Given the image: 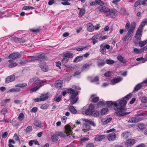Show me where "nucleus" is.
Segmentation results:
<instances>
[{"mask_svg": "<svg viewBox=\"0 0 147 147\" xmlns=\"http://www.w3.org/2000/svg\"><path fill=\"white\" fill-rule=\"evenodd\" d=\"M131 96V94H129L123 98V99L120 101L119 100L114 102L108 101L106 102V104L109 105H114L118 110L117 111L115 112V114L119 116H124L129 113L125 112L126 109L125 106L127 103L126 100H128L130 98Z\"/></svg>", "mask_w": 147, "mask_h": 147, "instance_id": "f257e3e1", "label": "nucleus"}, {"mask_svg": "<svg viewBox=\"0 0 147 147\" xmlns=\"http://www.w3.org/2000/svg\"><path fill=\"white\" fill-rule=\"evenodd\" d=\"M67 92L69 94H71L69 100L71 101V104H74L78 100V97L76 96L78 95V93L75 91V90L72 88H69L67 90Z\"/></svg>", "mask_w": 147, "mask_h": 147, "instance_id": "f03ea898", "label": "nucleus"}, {"mask_svg": "<svg viewBox=\"0 0 147 147\" xmlns=\"http://www.w3.org/2000/svg\"><path fill=\"white\" fill-rule=\"evenodd\" d=\"M65 130L64 132L57 131L55 132V134L58 136L63 138H64L66 137L71 134L72 131L70 125L65 126Z\"/></svg>", "mask_w": 147, "mask_h": 147, "instance_id": "7ed1b4c3", "label": "nucleus"}, {"mask_svg": "<svg viewBox=\"0 0 147 147\" xmlns=\"http://www.w3.org/2000/svg\"><path fill=\"white\" fill-rule=\"evenodd\" d=\"M81 113L82 114L92 115V104H90L87 109V106L84 107L81 109Z\"/></svg>", "mask_w": 147, "mask_h": 147, "instance_id": "20e7f679", "label": "nucleus"}, {"mask_svg": "<svg viewBox=\"0 0 147 147\" xmlns=\"http://www.w3.org/2000/svg\"><path fill=\"white\" fill-rule=\"evenodd\" d=\"M82 120L86 122L84 123L82 127L83 131L86 132L90 129V124H92V121L86 119H82Z\"/></svg>", "mask_w": 147, "mask_h": 147, "instance_id": "39448f33", "label": "nucleus"}, {"mask_svg": "<svg viewBox=\"0 0 147 147\" xmlns=\"http://www.w3.org/2000/svg\"><path fill=\"white\" fill-rule=\"evenodd\" d=\"M45 57L43 56V59L40 60V66L42 71L47 72L48 70V68L46 63L44 61Z\"/></svg>", "mask_w": 147, "mask_h": 147, "instance_id": "423d86ee", "label": "nucleus"}, {"mask_svg": "<svg viewBox=\"0 0 147 147\" xmlns=\"http://www.w3.org/2000/svg\"><path fill=\"white\" fill-rule=\"evenodd\" d=\"M117 11L114 9H109L108 12L106 14V16H107L114 18L117 15Z\"/></svg>", "mask_w": 147, "mask_h": 147, "instance_id": "0eeeda50", "label": "nucleus"}, {"mask_svg": "<svg viewBox=\"0 0 147 147\" xmlns=\"http://www.w3.org/2000/svg\"><path fill=\"white\" fill-rule=\"evenodd\" d=\"M44 80H40L37 77H34L30 79L29 83L34 85H37L43 82Z\"/></svg>", "mask_w": 147, "mask_h": 147, "instance_id": "6e6552de", "label": "nucleus"}, {"mask_svg": "<svg viewBox=\"0 0 147 147\" xmlns=\"http://www.w3.org/2000/svg\"><path fill=\"white\" fill-rule=\"evenodd\" d=\"M110 48V46L109 45L103 43L100 45V51L103 54H105L106 52V49H109Z\"/></svg>", "mask_w": 147, "mask_h": 147, "instance_id": "1a4fd4ad", "label": "nucleus"}, {"mask_svg": "<svg viewBox=\"0 0 147 147\" xmlns=\"http://www.w3.org/2000/svg\"><path fill=\"white\" fill-rule=\"evenodd\" d=\"M136 27V23L134 22L131 23V26L127 32V35L129 36H133V34L134 32V31Z\"/></svg>", "mask_w": 147, "mask_h": 147, "instance_id": "9d476101", "label": "nucleus"}, {"mask_svg": "<svg viewBox=\"0 0 147 147\" xmlns=\"http://www.w3.org/2000/svg\"><path fill=\"white\" fill-rule=\"evenodd\" d=\"M43 55L41 54L37 57H31L28 59L26 61L28 62H33L36 60H38L40 61L41 59H43Z\"/></svg>", "mask_w": 147, "mask_h": 147, "instance_id": "9b49d317", "label": "nucleus"}, {"mask_svg": "<svg viewBox=\"0 0 147 147\" xmlns=\"http://www.w3.org/2000/svg\"><path fill=\"white\" fill-rule=\"evenodd\" d=\"M142 30L139 28L137 30L134 37L137 40H141L143 33Z\"/></svg>", "mask_w": 147, "mask_h": 147, "instance_id": "f8f14e48", "label": "nucleus"}, {"mask_svg": "<svg viewBox=\"0 0 147 147\" xmlns=\"http://www.w3.org/2000/svg\"><path fill=\"white\" fill-rule=\"evenodd\" d=\"M147 50V45L144 47L140 49H139L136 48H135L133 49V51L134 52L137 54H140Z\"/></svg>", "mask_w": 147, "mask_h": 147, "instance_id": "ddd939ff", "label": "nucleus"}, {"mask_svg": "<svg viewBox=\"0 0 147 147\" xmlns=\"http://www.w3.org/2000/svg\"><path fill=\"white\" fill-rule=\"evenodd\" d=\"M15 79V76L14 75H11L6 78L5 80V83L8 84L11 82L14 81Z\"/></svg>", "mask_w": 147, "mask_h": 147, "instance_id": "4468645a", "label": "nucleus"}, {"mask_svg": "<svg viewBox=\"0 0 147 147\" xmlns=\"http://www.w3.org/2000/svg\"><path fill=\"white\" fill-rule=\"evenodd\" d=\"M20 55V54L18 53H13L9 55L8 58L10 59H13L15 60L19 58Z\"/></svg>", "mask_w": 147, "mask_h": 147, "instance_id": "2eb2a0df", "label": "nucleus"}, {"mask_svg": "<svg viewBox=\"0 0 147 147\" xmlns=\"http://www.w3.org/2000/svg\"><path fill=\"white\" fill-rule=\"evenodd\" d=\"M97 10L100 12L107 13L109 10V9L105 6H100L97 7Z\"/></svg>", "mask_w": 147, "mask_h": 147, "instance_id": "dca6fc26", "label": "nucleus"}, {"mask_svg": "<svg viewBox=\"0 0 147 147\" xmlns=\"http://www.w3.org/2000/svg\"><path fill=\"white\" fill-rule=\"evenodd\" d=\"M135 143V140L134 139L127 140L125 142V145L127 147L132 146Z\"/></svg>", "mask_w": 147, "mask_h": 147, "instance_id": "f3484780", "label": "nucleus"}, {"mask_svg": "<svg viewBox=\"0 0 147 147\" xmlns=\"http://www.w3.org/2000/svg\"><path fill=\"white\" fill-rule=\"evenodd\" d=\"M116 138L115 134L114 133H112L109 134L107 138L109 141H113L115 140Z\"/></svg>", "mask_w": 147, "mask_h": 147, "instance_id": "a211bd4d", "label": "nucleus"}, {"mask_svg": "<svg viewBox=\"0 0 147 147\" xmlns=\"http://www.w3.org/2000/svg\"><path fill=\"white\" fill-rule=\"evenodd\" d=\"M122 78L121 77L115 78L111 80L110 84L112 85H114L121 81Z\"/></svg>", "mask_w": 147, "mask_h": 147, "instance_id": "6ab92c4d", "label": "nucleus"}, {"mask_svg": "<svg viewBox=\"0 0 147 147\" xmlns=\"http://www.w3.org/2000/svg\"><path fill=\"white\" fill-rule=\"evenodd\" d=\"M63 81L61 80H59L56 81L55 84V86L57 88H60L63 86Z\"/></svg>", "mask_w": 147, "mask_h": 147, "instance_id": "aec40b11", "label": "nucleus"}, {"mask_svg": "<svg viewBox=\"0 0 147 147\" xmlns=\"http://www.w3.org/2000/svg\"><path fill=\"white\" fill-rule=\"evenodd\" d=\"M112 119L111 117H109L107 119L105 118L102 119L101 120L102 124L103 125H105L109 123Z\"/></svg>", "mask_w": 147, "mask_h": 147, "instance_id": "412c9836", "label": "nucleus"}, {"mask_svg": "<svg viewBox=\"0 0 147 147\" xmlns=\"http://www.w3.org/2000/svg\"><path fill=\"white\" fill-rule=\"evenodd\" d=\"M8 61L10 63L8 65V67L9 68H11L16 67L18 65V64L16 62L13 63V59L9 60Z\"/></svg>", "mask_w": 147, "mask_h": 147, "instance_id": "4be33fe9", "label": "nucleus"}, {"mask_svg": "<svg viewBox=\"0 0 147 147\" xmlns=\"http://www.w3.org/2000/svg\"><path fill=\"white\" fill-rule=\"evenodd\" d=\"M43 84H40L38 85L35 87L32 88L30 90V92L32 93L34 92H36L41 87L44 86Z\"/></svg>", "mask_w": 147, "mask_h": 147, "instance_id": "5701e85b", "label": "nucleus"}, {"mask_svg": "<svg viewBox=\"0 0 147 147\" xmlns=\"http://www.w3.org/2000/svg\"><path fill=\"white\" fill-rule=\"evenodd\" d=\"M105 137V135H97L95 138V140L97 141H101L103 140Z\"/></svg>", "mask_w": 147, "mask_h": 147, "instance_id": "b1692460", "label": "nucleus"}, {"mask_svg": "<svg viewBox=\"0 0 147 147\" xmlns=\"http://www.w3.org/2000/svg\"><path fill=\"white\" fill-rule=\"evenodd\" d=\"M83 56H78L76 57L73 61L74 63L78 62L83 59Z\"/></svg>", "mask_w": 147, "mask_h": 147, "instance_id": "393cba45", "label": "nucleus"}, {"mask_svg": "<svg viewBox=\"0 0 147 147\" xmlns=\"http://www.w3.org/2000/svg\"><path fill=\"white\" fill-rule=\"evenodd\" d=\"M63 56L67 59L71 58L74 56L73 54L69 52H67L64 54Z\"/></svg>", "mask_w": 147, "mask_h": 147, "instance_id": "a878e982", "label": "nucleus"}, {"mask_svg": "<svg viewBox=\"0 0 147 147\" xmlns=\"http://www.w3.org/2000/svg\"><path fill=\"white\" fill-rule=\"evenodd\" d=\"M40 97L41 98L42 101L45 100L49 98L48 93L45 94H42L41 96H40Z\"/></svg>", "mask_w": 147, "mask_h": 147, "instance_id": "bb28decb", "label": "nucleus"}, {"mask_svg": "<svg viewBox=\"0 0 147 147\" xmlns=\"http://www.w3.org/2000/svg\"><path fill=\"white\" fill-rule=\"evenodd\" d=\"M109 112V109L107 108H103L100 111V113L102 115H103L107 114Z\"/></svg>", "mask_w": 147, "mask_h": 147, "instance_id": "cd10ccee", "label": "nucleus"}, {"mask_svg": "<svg viewBox=\"0 0 147 147\" xmlns=\"http://www.w3.org/2000/svg\"><path fill=\"white\" fill-rule=\"evenodd\" d=\"M100 35L97 34L96 35L92 37V44H95L96 43L98 42V40L96 39H98L99 38Z\"/></svg>", "mask_w": 147, "mask_h": 147, "instance_id": "c85d7f7f", "label": "nucleus"}, {"mask_svg": "<svg viewBox=\"0 0 147 147\" xmlns=\"http://www.w3.org/2000/svg\"><path fill=\"white\" fill-rule=\"evenodd\" d=\"M69 109L70 111L73 114H76L77 113V111L73 106H70Z\"/></svg>", "mask_w": 147, "mask_h": 147, "instance_id": "c756f323", "label": "nucleus"}, {"mask_svg": "<svg viewBox=\"0 0 147 147\" xmlns=\"http://www.w3.org/2000/svg\"><path fill=\"white\" fill-rule=\"evenodd\" d=\"M27 86V84L26 83H22L18 84L15 85L16 87L24 88L26 87Z\"/></svg>", "mask_w": 147, "mask_h": 147, "instance_id": "7c9ffc66", "label": "nucleus"}, {"mask_svg": "<svg viewBox=\"0 0 147 147\" xmlns=\"http://www.w3.org/2000/svg\"><path fill=\"white\" fill-rule=\"evenodd\" d=\"M147 21L146 20H144L143 21L139 26L138 28L143 30V27L147 24Z\"/></svg>", "mask_w": 147, "mask_h": 147, "instance_id": "2f4dec72", "label": "nucleus"}, {"mask_svg": "<svg viewBox=\"0 0 147 147\" xmlns=\"http://www.w3.org/2000/svg\"><path fill=\"white\" fill-rule=\"evenodd\" d=\"M139 98L142 102L144 103H147V97L146 96H143L139 97Z\"/></svg>", "mask_w": 147, "mask_h": 147, "instance_id": "473e14b6", "label": "nucleus"}, {"mask_svg": "<svg viewBox=\"0 0 147 147\" xmlns=\"http://www.w3.org/2000/svg\"><path fill=\"white\" fill-rule=\"evenodd\" d=\"M32 127L31 125L28 126L25 130V132L27 134H29L32 130Z\"/></svg>", "mask_w": 147, "mask_h": 147, "instance_id": "72a5a7b5", "label": "nucleus"}, {"mask_svg": "<svg viewBox=\"0 0 147 147\" xmlns=\"http://www.w3.org/2000/svg\"><path fill=\"white\" fill-rule=\"evenodd\" d=\"M78 9H79L80 10V11L79 13V17H80L85 13V10L84 9H82L80 8H78Z\"/></svg>", "mask_w": 147, "mask_h": 147, "instance_id": "f704fd0d", "label": "nucleus"}, {"mask_svg": "<svg viewBox=\"0 0 147 147\" xmlns=\"http://www.w3.org/2000/svg\"><path fill=\"white\" fill-rule=\"evenodd\" d=\"M57 136L55 134H53L51 135V140L53 142H55L57 141L58 140Z\"/></svg>", "mask_w": 147, "mask_h": 147, "instance_id": "c9c22d12", "label": "nucleus"}, {"mask_svg": "<svg viewBox=\"0 0 147 147\" xmlns=\"http://www.w3.org/2000/svg\"><path fill=\"white\" fill-rule=\"evenodd\" d=\"M131 135L130 133L129 132H126L122 133V136L125 139L128 138V137Z\"/></svg>", "mask_w": 147, "mask_h": 147, "instance_id": "e433bc0d", "label": "nucleus"}, {"mask_svg": "<svg viewBox=\"0 0 147 147\" xmlns=\"http://www.w3.org/2000/svg\"><path fill=\"white\" fill-rule=\"evenodd\" d=\"M117 58L119 61L123 63H126V61L121 55L118 56Z\"/></svg>", "mask_w": 147, "mask_h": 147, "instance_id": "4c0bfd02", "label": "nucleus"}, {"mask_svg": "<svg viewBox=\"0 0 147 147\" xmlns=\"http://www.w3.org/2000/svg\"><path fill=\"white\" fill-rule=\"evenodd\" d=\"M147 43V40H144L140 41L139 43V46L140 47H142L144 46Z\"/></svg>", "mask_w": 147, "mask_h": 147, "instance_id": "58836bf2", "label": "nucleus"}, {"mask_svg": "<svg viewBox=\"0 0 147 147\" xmlns=\"http://www.w3.org/2000/svg\"><path fill=\"white\" fill-rule=\"evenodd\" d=\"M99 100V98L96 94H92V102H97Z\"/></svg>", "mask_w": 147, "mask_h": 147, "instance_id": "ea45409f", "label": "nucleus"}, {"mask_svg": "<svg viewBox=\"0 0 147 147\" xmlns=\"http://www.w3.org/2000/svg\"><path fill=\"white\" fill-rule=\"evenodd\" d=\"M62 96L61 95L59 96H56L53 99V100L55 101L59 102L60 101L61 99Z\"/></svg>", "mask_w": 147, "mask_h": 147, "instance_id": "a19ab883", "label": "nucleus"}, {"mask_svg": "<svg viewBox=\"0 0 147 147\" xmlns=\"http://www.w3.org/2000/svg\"><path fill=\"white\" fill-rule=\"evenodd\" d=\"M20 90V88H13L10 89L9 92H18Z\"/></svg>", "mask_w": 147, "mask_h": 147, "instance_id": "79ce46f5", "label": "nucleus"}, {"mask_svg": "<svg viewBox=\"0 0 147 147\" xmlns=\"http://www.w3.org/2000/svg\"><path fill=\"white\" fill-rule=\"evenodd\" d=\"M25 117V116L23 113H21L19 115L18 118L19 120L22 121L23 120Z\"/></svg>", "mask_w": 147, "mask_h": 147, "instance_id": "37998d69", "label": "nucleus"}, {"mask_svg": "<svg viewBox=\"0 0 147 147\" xmlns=\"http://www.w3.org/2000/svg\"><path fill=\"white\" fill-rule=\"evenodd\" d=\"M34 9V8L31 6H24L22 8V10H29L30 9L32 10Z\"/></svg>", "mask_w": 147, "mask_h": 147, "instance_id": "c03bdc74", "label": "nucleus"}, {"mask_svg": "<svg viewBox=\"0 0 147 147\" xmlns=\"http://www.w3.org/2000/svg\"><path fill=\"white\" fill-rule=\"evenodd\" d=\"M71 0H62L63 2H61V4L63 5H69L70 4V3L68 2V1H69Z\"/></svg>", "mask_w": 147, "mask_h": 147, "instance_id": "a18cd8bd", "label": "nucleus"}, {"mask_svg": "<svg viewBox=\"0 0 147 147\" xmlns=\"http://www.w3.org/2000/svg\"><path fill=\"white\" fill-rule=\"evenodd\" d=\"M90 64L89 63H86L82 67V70H85L86 69H89L90 66Z\"/></svg>", "mask_w": 147, "mask_h": 147, "instance_id": "49530a36", "label": "nucleus"}, {"mask_svg": "<svg viewBox=\"0 0 147 147\" xmlns=\"http://www.w3.org/2000/svg\"><path fill=\"white\" fill-rule=\"evenodd\" d=\"M87 29L89 32H92V24L88 23L87 24Z\"/></svg>", "mask_w": 147, "mask_h": 147, "instance_id": "de8ad7c7", "label": "nucleus"}, {"mask_svg": "<svg viewBox=\"0 0 147 147\" xmlns=\"http://www.w3.org/2000/svg\"><path fill=\"white\" fill-rule=\"evenodd\" d=\"M49 107V105L48 104H42L40 107L41 109H47Z\"/></svg>", "mask_w": 147, "mask_h": 147, "instance_id": "09e8293b", "label": "nucleus"}, {"mask_svg": "<svg viewBox=\"0 0 147 147\" xmlns=\"http://www.w3.org/2000/svg\"><path fill=\"white\" fill-rule=\"evenodd\" d=\"M138 127L140 129L142 130L145 128V125L144 124L140 123L138 124Z\"/></svg>", "mask_w": 147, "mask_h": 147, "instance_id": "8fccbe9b", "label": "nucleus"}, {"mask_svg": "<svg viewBox=\"0 0 147 147\" xmlns=\"http://www.w3.org/2000/svg\"><path fill=\"white\" fill-rule=\"evenodd\" d=\"M142 84L143 83L139 84L136 85L134 88V90L136 91L138 90L142 86Z\"/></svg>", "mask_w": 147, "mask_h": 147, "instance_id": "3c124183", "label": "nucleus"}, {"mask_svg": "<svg viewBox=\"0 0 147 147\" xmlns=\"http://www.w3.org/2000/svg\"><path fill=\"white\" fill-rule=\"evenodd\" d=\"M19 38L17 37H14L11 38V40L12 42H15L16 43L19 42Z\"/></svg>", "mask_w": 147, "mask_h": 147, "instance_id": "603ef678", "label": "nucleus"}, {"mask_svg": "<svg viewBox=\"0 0 147 147\" xmlns=\"http://www.w3.org/2000/svg\"><path fill=\"white\" fill-rule=\"evenodd\" d=\"M69 60V59H67L66 58H65L63 56V59L62 60V63L63 65H65L68 61Z\"/></svg>", "mask_w": 147, "mask_h": 147, "instance_id": "864d4df0", "label": "nucleus"}, {"mask_svg": "<svg viewBox=\"0 0 147 147\" xmlns=\"http://www.w3.org/2000/svg\"><path fill=\"white\" fill-rule=\"evenodd\" d=\"M99 78L98 76H96L92 80V83H94L96 84H99Z\"/></svg>", "mask_w": 147, "mask_h": 147, "instance_id": "5fc2aeb1", "label": "nucleus"}, {"mask_svg": "<svg viewBox=\"0 0 147 147\" xmlns=\"http://www.w3.org/2000/svg\"><path fill=\"white\" fill-rule=\"evenodd\" d=\"M99 112L97 111H92V116L97 117L98 116Z\"/></svg>", "mask_w": 147, "mask_h": 147, "instance_id": "6e6d98bb", "label": "nucleus"}, {"mask_svg": "<svg viewBox=\"0 0 147 147\" xmlns=\"http://www.w3.org/2000/svg\"><path fill=\"white\" fill-rule=\"evenodd\" d=\"M130 25V23L129 21H128L126 24L125 27V30L127 31L129 29Z\"/></svg>", "mask_w": 147, "mask_h": 147, "instance_id": "4d7b16f0", "label": "nucleus"}, {"mask_svg": "<svg viewBox=\"0 0 147 147\" xmlns=\"http://www.w3.org/2000/svg\"><path fill=\"white\" fill-rule=\"evenodd\" d=\"M105 62L104 61L100 60L98 62V65L100 66L104 65L105 64Z\"/></svg>", "mask_w": 147, "mask_h": 147, "instance_id": "13d9d810", "label": "nucleus"}, {"mask_svg": "<svg viewBox=\"0 0 147 147\" xmlns=\"http://www.w3.org/2000/svg\"><path fill=\"white\" fill-rule=\"evenodd\" d=\"M27 41L25 38L24 37H23L21 38H19V43H23Z\"/></svg>", "mask_w": 147, "mask_h": 147, "instance_id": "bf43d9fd", "label": "nucleus"}, {"mask_svg": "<svg viewBox=\"0 0 147 147\" xmlns=\"http://www.w3.org/2000/svg\"><path fill=\"white\" fill-rule=\"evenodd\" d=\"M34 125L35 126L39 127H41L42 126L41 123L38 121H36L34 123Z\"/></svg>", "mask_w": 147, "mask_h": 147, "instance_id": "052dcab7", "label": "nucleus"}, {"mask_svg": "<svg viewBox=\"0 0 147 147\" xmlns=\"http://www.w3.org/2000/svg\"><path fill=\"white\" fill-rule=\"evenodd\" d=\"M105 103L104 101H99L97 103V105L98 107L102 106L104 105Z\"/></svg>", "mask_w": 147, "mask_h": 147, "instance_id": "680f3d73", "label": "nucleus"}, {"mask_svg": "<svg viewBox=\"0 0 147 147\" xmlns=\"http://www.w3.org/2000/svg\"><path fill=\"white\" fill-rule=\"evenodd\" d=\"M89 140L88 138H81L80 139V141L82 143H84L85 141H87Z\"/></svg>", "mask_w": 147, "mask_h": 147, "instance_id": "e2e57ef3", "label": "nucleus"}, {"mask_svg": "<svg viewBox=\"0 0 147 147\" xmlns=\"http://www.w3.org/2000/svg\"><path fill=\"white\" fill-rule=\"evenodd\" d=\"M14 137H15V140L16 141H18L20 143H21L19 137L17 134L16 133L14 135Z\"/></svg>", "mask_w": 147, "mask_h": 147, "instance_id": "0e129e2a", "label": "nucleus"}, {"mask_svg": "<svg viewBox=\"0 0 147 147\" xmlns=\"http://www.w3.org/2000/svg\"><path fill=\"white\" fill-rule=\"evenodd\" d=\"M131 37H132L131 36H129L128 35H127V33L124 38H123V41H125Z\"/></svg>", "mask_w": 147, "mask_h": 147, "instance_id": "69168bd1", "label": "nucleus"}, {"mask_svg": "<svg viewBox=\"0 0 147 147\" xmlns=\"http://www.w3.org/2000/svg\"><path fill=\"white\" fill-rule=\"evenodd\" d=\"M114 63V61L111 59H108L106 60V63L108 64H111Z\"/></svg>", "mask_w": 147, "mask_h": 147, "instance_id": "338daca9", "label": "nucleus"}, {"mask_svg": "<svg viewBox=\"0 0 147 147\" xmlns=\"http://www.w3.org/2000/svg\"><path fill=\"white\" fill-rule=\"evenodd\" d=\"M38 111V108L37 107H33L31 110V112L36 113Z\"/></svg>", "mask_w": 147, "mask_h": 147, "instance_id": "774afa93", "label": "nucleus"}]
</instances>
